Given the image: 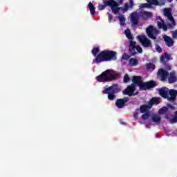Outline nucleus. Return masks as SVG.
<instances>
[{
    "label": "nucleus",
    "mask_w": 177,
    "mask_h": 177,
    "mask_svg": "<svg viewBox=\"0 0 177 177\" xmlns=\"http://www.w3.org/2000/svg\"><path fill=\"white\" fill-rule=\"evenodd\" d=\"M163 39L167 46L171 47L174 46V40L172 39V38L169 37V36L165 35L163 37Z\"/></svg>",
    "instance_id": "dca6fc26"
},
{
    "label": "nucleus",
    "mask_w": 177,
    "mask_h": 177,
    "mask_svg": "<svg viewBox=\"0 0 177 177\" xmlns=\"http://www.w3.org/2000/svg\"><path fill=\"white\" fill-rule=\"evenodd\" d=\"M124 34L129 39H130V47L129 50L132 55H136V53H142V47L140 46H135L136 42L132 41V35L131 34V30L129 29H127L124 30Z\"/></svg>",
    "instance_id": "423d86ee"
},
{
    "label": "nucleus",
    "mask_w": 177,
    "mask_h": 177,
    "mask_svg": "<svg viewBox=\"0 0 177 177\" xmlns=\"http://www.w3.org/2000/svg\"><path fill=\"white\" fill-rule=\"evenodd\" d=\"M177 78L176 75L175 73H171L169 77V82L170 84H174V82H176Z\"/></svg>",
    "instance_id": "412c9836"
},
{
    "label": "nucleus",
    "mask_w": 177,
    "mask_h": 177,
    "mask_svg": "<svg viewBox=\"0 0 177 177\" xmlns=\"http://www.w3.org/2000/svg\"><path fill=\"white\" fill-rule=\"evenodd\" d=\"M147 68L148 71H154L156 66L151 63L147 64Z\"/></svg>",
    "instance_id": "393cba45"
},
{
    "label": "nucleus",
    "mask_w": 177,
    "mask_h": 177,
    "mask_svg": "<svg viewBox=\"0 0 177 177\" xmlns=\"http://www.w3.org/2000/svg\"><path fill=\"white\" fill-rule=\"evenodd\" d=\"M167 111H168V108L166 106H164L162 109H159L158 113L162 115V114H165Z\"/></svg>",
    "instance_id": "bb28decb"
},
{
    "label": "nucleus",
    "mask_w": 177,
    "mask_h": 177,
    "mask_svg": "<svg viewBox=\"0 0 177 177\" xmlns=\"http://www.w3.org/2000/svg\"><path fill=\"white\" fill-rule=\"evenodd\" d=\"M160 61L162 63V62H164V57H161Z\"/></svg>",
    "instance_id": "c9c22d12"
},
{
    "label": "nucleus",
    "mask_w": 177,
    "mask_h": 177,
    "mask_svg": "<svg viewBox=\"0 0 177 177\" xmlns=\"http://www.w3.org/2000/svg\"><path fill=\"white\" fill-rule=\"evenodd\" d=\"M161 102V100L158 97H153L152 98L148 105H142L140 106V113H143L146 111H147V110L150 109L151 107H153V104H160V102Z\"/></svg>",
    "instance_id": "6e6552de"
},
{
    "label": "nucleus",
    "mask_w": 177,
    "mask_h": 177,
    "mask_svg": "<svg viewBox=\"0 0 177 177\" xmlns=\"http://www.w3.org/2000/svg\"><path fill=\"white\" fill-rule=\"evenodd\" d=\"M146 32L149 38L151 39H156V35L158 34V31L152 26H149L146 29Z\"/></svg>",
    "instance_id": "f8f14e48"
},
{
    "label": "nucleus",
    "mask_w": 177,
    "mask_h": 177,
    "mask_svg": "<svg viewBox=\"0 0 177 177\" xmlns=\"http://www.w3.org/2000/svg\"><path fill=\"white\" fill-rule=\"evenodd\" d=\"M173 38H177V30L172 32Z\"/></svg>",
    "instance_id": "473e14b6"
},
{
    "label": "nucleus",
    "mask_w": 177,
    "mask_h": 177,
    "mask_svg": "<svg viewBox=\"0 0 177 177\" xmlns=\"http://www.w3.org/2000/svg\"><path fill=\"white\" fill-rule=\"evenodd\" d=\"M169 109H171V110H175V106H171V105H168Z\"/></svg>",
    "instance_id": "f704fd0d"
},
{
    "label": "nucleus",
    "mask_w": 177,
    "mask_h": 177,
    "mask_svg": "<svg viewBox=\"0 0 177 177\" xmlns=\"http://www.w3.org/2000/svg\"><path fill=\"white\" fill-rule=\"evenodd\" d=\"M103 93L108 95L109 100H114L115 99V94L121 92V88L117 84H113L108 88H104L102 91Z\"/></svg>",
    "instance_id": "0eeeda50"
},
{
    "label": "nucleus",
    "mask_w": 177,
    "mask_h": 177,
    "mask_svg": "<svg viewBox=\"0 0 177 177\" xmlns=\"http://www.w3.org/2000/svg\"><path fill=\"white\" fill-rule=\"evenodd\" d=\"M133 84L128 86L125 90L122 91L123 95H127L128 96H132L136 95L135 91H136V86H140V91H146L150 88H153L156 83L154 82L150 81L147 82H142V78L139 76H133L132 79Z\"/></svg>",
    "instance_id": "f257e3e1"
},
{
    "label": "nucleus",
    "mask_w": 177,
    "mask_h": 177,
    "mask_svg": "<svg viewBox=\"0 0 177 177\" xmlns=\"http://www.w3.org/2000/svg\"><path fill=\"white\" fill-rule=\"evenodd\" d=\"M139 19V15L136 12H133L130 15V21L132 24H138V20Z\"/></svg>",
    "instance_id": "2eb2a0df"
},
{
    "label": "nucleus",
    "mask_w": 177,
    "mask_h": 177,
    "mask_svg": "<svg viewBox=\"0 0 177 177\" xmlns=\"http://www.w3.org/2000/svg\"><path fill=\"white\" fill-rule=\"evenodd\" d=\"M108 15V21L109 23H111L113 21V15L110 13H107Z\"/></svg>",
    "instance_id": "c85d7f7f"
},
{
    "label": "nucleus",
    "mask_w": 177,
    "mask_h": 177,
    "mask_svg": "<svg viewBox=\"0 0 177 177\" xmlns=\"http://www.w3.org/2000/svg\"><path fill=\"white\" fill-rule=\"evenodd\" d=\"M118 77V73L113 70H106L96 77L98 82H104V81H113Z\"/></svg>",
    "instance_id": "39448f33"
},
{
    "label": "nucleus",
    "mask_w": 177,
    "mask_h": 177,
    "mask_svg": "<svg viewBox=\"0 0 177 177\" xmlns=\"http://www.w3.org/2000/svg\"><path fill=\"white\" fill-rule=\"evenodd\" d=\"M127 99H118L115 101V106L118 109H122L124 106H125V103H127Z\"/></svg>",
    "instance_id": "4468645a"
},
{
    "label": "nucleus",
    "mask_w": 177,
    "mask_h": 177,
    "mask_svg": "<svg viewBox=\"0 0 177 177\" xmlns=\"http://www.w3.org/2000/svg\"><path fill=\"white\" fill-rule=\"evenodd\" d=\"M135 118H136L138 117V115L137 114H135L134 115Z\"/></svg>",
    "instance_id": "4c0bfd02"
},
{
    "label": "nucleus",
    "mask_w": 177,
    "mask_h": 177,
    "mask_svg": "<svg viewBox=\"0 0 177 177\" xmlns=\"http://www.w3.org/2000/svg\"><path fill=\"white\" fill-rule=\"evenodd\" d=\"M169 2H172V0H168Z\"/></svg>",
    "instance_id": "ea45409f"
},
{
    "label": "nucleus",
    "mask_w": 177,
    "mask_h": 177,
    "mask_svg": "<svg viewBox=\"0 0 177 177\" xmlns=\"http://www.w3.org/2000/svg\"><path fill=\"white\" fill-rule=\"evenodd\" d=\"M106 6H110L114 15H117L118 13H125L129 8L133 6V1L131 0L129 5L127 3L124 8H121L118 6V3L114 0H103L102 3L98 5V9L99 10H104Z\"/></svg>",
    "instance_id": "f03ea898"
},
{
    "label": "nucleus",
    "mask_w": 177,
    "mask_h": 177,
    "mask_svg": "<svg viewBox=\"0 0 177 177\" xmlns=\"http://www.w3.org/2000/svg\"><path fill=\"white\" fill-rule=\"evenodd\" d=\"M117 59V52L105 50L101 52L93 59V63H101V62H111Z\"/></svg>",
    "instance_id": "7ed1b4c3"
},
{
    "label": "nucleus",
    "mask_w": 177,
    "mask_h": 177,
    "mask_svg": "<svg viewBox=\"0 0 177 177\" xmlns=\"http://www.w3.org/2000/svg\"><path fill=\"white\" fill-rule=\"evenodd\" d=\"M167 77H168V72H167L166 70L161 68L158 71V78H159L160 81H165Z\"/></svg>",
    "instance_id": "ddd939ff"
},
{
    "label": "nucleus",
    "mask_w": 177,
    "mask_h": 177,
    "mask_svg": "<svg viewBox=\"0 0 177 177\" xmlns=\"http://www.w3.org/2000/svg\"><path fill=\"white\" fill-rule=\"evenodd\" d=\"M144 113L142 115V120H151V113L149 111V109L147 110V111L144 112Z\"/></svg>",
    "instance_id": "6ab92c4d"
},
{
    "label": "nucleus",
    "mask_w": 177,
    "mask_h": 177,
    "mask_svg": "<svg viewBox=\"0 0 177 177\" xmlns=\"http://www.w3.org/2000/svg\"><path fill=\"white\" fill-rule=\"evenodd\" d=\"M97 53H99V48L97 47L93 48L92 50V54L93 55V56H96Z\"/></svg>",
    "instance_id": "cd10ccee"
},
{
    "label": "nucleus",
    "mask_w": 177,
    "mask_h": 177,
    "mask_svg": "<svg viewBox=\"0 0 177 177\" xmlns=\"http://www.w3.org/2000/svg\"><path fill=\"white\" fill-rule=\"evenodd\" d=\"M139 62L138 61V59H136V58H131L129 59V64L130 66H138Z\"/></svg>",
    "instance_id": "b1692460"
},
{
    "label": "nucleus",
    "mask_w": 177,
    "mask_h": 177,
    "mask_svg": "<svg viewBox=\"0 0 177 177\" xmlns=\"http://www.w3.org/2000/svg\"><path fill=\"white\" fill-rule=\"evenodd\" d=\"M141 16L144 19H149V17H151V12H146V11H142L141 12Z\"/></svg>",
    "instance_id": "5701e85b"
},
{
    "label": "nucleus",
    "mask_w": 177,
    "mask_h": 177,
    "mask_svg": "<svg viewBox=\"0 0 177 177\" xmlns=\"http://www.w3.org/2000/svg\"><path fill=\"white\" fill-rule=\"evenodd\" d=\"M118 2L119 3H122V2H124V0H118Z\"/></svg>",
    "instance_id": "e433bc0d"
},
{
    "label": "nucleus",
    "mask_w": 177,
    "mask_h": 177,
    "mask_svg": "<svg viewBox=\"0 0 177 177\" xmlns=\"http://www.w3.org/2000/svg\"><path fill=\"white\" fill-rule=\"evenodd\" d=\"M118 19L119 21L120 25L121 26V27H124V26H125V23L127 21V18H125V16L122 15H120L118 17Z\"/></svg>",
    "instance_id": "f3484780"
},
{
    "label": "nucleus",
    "mask_w": 177,
    "mask_h": 177,
    "mask_svg": "<svg viewBox=\"0 0 177 177\" xmlns=\"http://www.w3.org/2000/svg\"><path fill=\"white\" fill-rule=\"evenodd\" d=\"M124 82H129V76H128V74H126L124 77Z\"/></svg>",
    "instance_id": "7c9ffc66"
},
{
    "label": "nucleus",
    "mask_w": 177,
    "mask_h": 177,
    "mask_svg": "<svg viewBox=\"0 0 177 177\" xmlns=\"http://www.w3.org/2000/svg\"><path fill=\"white\" fill-rule=\"evenodd\" d=\"M156 52H158V53H161L162 52L161 47H160V46H158V45L156 46Z\"/></svg>",
    "instance_id": "c756f323"
},
{
    "label": "nucleus",
    "mask_w": 177,
    "mask_h": 177,
    "mask_svg": "<svg viewBox=\"0 0 177 177\" xmlns=\"http://www.w3.org/2000/svg\"><path fill=\"white\" fill-rule=\"evenodd\" d=\"M129 55L124 53L122 57V59H124V60H127V59H129Z\"/></svg>",
    "instance_id": "2f4dec72"
},
{
    "label": "nucleus",
    "mask_w": 177,
    "mask_h": 177,
    "mask_svg": "<svg viewBox=\"0 0 177 177\" xmlns=\"http://www.w3.org/2000/svg\"><path fill=\"white\" fill-rule=\"evenodd\" d=\"M137 39L145 46V48H149L151 46V42L145 35H140L137 37Z\"/></svg>",
    "instance_id": "9b49d317"
},
{
    "label": "nucleus",
    "mask_w": 177,
    "mask_h": 177,
    "mask_svg": "<svg viewBox=\"0 0 177 177\" xmlns=\"http://www.w3.org/2000/svg\"><path fill=\"white\" fill-rule=\"evenodd\" d=\"M164 15L167 17L168 19V28H171L172 27H175L176 24L175 21L174 20V17H172V15L171 14V8H165L164 10Z\"/></svg>",
    "instance_id": "9d476101"
},
{
    "label": "nucleus",
    "mask_w": 177,
    "mask_h": 177,
    "mask_svg": "<svg viewBox=\"0 0 177 177\" xmlns=\"http://www.w3.org/2000/svg\"><path fill=\"white\" fill-rule=\"evenodd\" d=\"M165 59H167V60H169V55L167 53H165Z\"/></svg>",
    "instance_id": "72a5a7b5"
},
{
    "label": "nucleus",
    "mask_w": 177,
    "mask_h": 177,
    "mask_svg": "<svg viewBox=\"0 0 177 177\" xmlns=\"http://www.w3.org/2000/svg\"><path fill=\"white\" fill-rule=\"evenodd\" d=\"M151 120L153 122H156V124H159L160 121H161V117L157 114H152L151 116Z\"/></svg>",
    "instance_id": "a211bd4d"
},
{
    "label": "nucleus",
    "mask_w": 177,
    "mask_h": 177,
    "mask_svg": "<svg viewBox=\"0 0 177 177\" xmlns=\"http://www.w3.org/2000/svg\"><path fill=\"white\" fill-rule=\"evenodd\" d=\"M167 119L169 120L171 124H175V122H177V111L176 112L175 116L174 118H167Z\"/></svg>",
    "instance_id": "a878e982"
},
{
    "label": "nucleus",
    "mask_w": 177,
    "mask_h": 177,
    "mask_svg": "<svg viewBox=\"0 0 177 177\" xmlns=\"http://www.w3.org/2000/svg\"><path fill=\"white\" fill-rule=\"evenodd\" d=\"M88 8L90 10V13H91V16H95V6H93V3H92V2L88 3Z\"/></svg>",
    "instance_id": "aec40b11"
},
{
    "label": "nucleus",
    "mask_w": 177,
    "mask_h": 177,
    "mask_svg": "<svg viewBox=\"0 0 177 177\" xmlns=\"http://www.w3.org/2000/svg\"><path fill=\"white\" fill-rule=\"evenodd\" d=\"M168 70H171V66H168Z\"/></svg>",
    "instance_id": "58836bf2"
},
{
    "label": "nucleus",
    "mask_w": 177,
    "mask_h": 177,
    "mask_svg": "<svg viewBox=\"0 0 177 177\" xmlns=\"http://www.w3.org/2000/svg\"><path fill=\"white\" fill-rule=\"evenodd\" d=\"M148 3L140 4V8H151V5L162 6L165 5V0H162L160 2H158L157 0H147Z\"/></svg>",
    "instance_id": "1a4fd4ad"
},
{
    "label": "nucleus",
    "mask_w": 177,
    "mask_h": 177,
    "mask_svg": "<svg viewBox=\"0 0 177 177\" xmlns=\"http://www.w3.org/2000/svg\"><path fill=\"white\" fill-rule=\"evenodd\" d=\"M158 27L159 28H162L163 31H167V25H165V23H164L162 19H160V21L158 22Z\"/></svg>",
    "instance_id": "4be33fe9"
},
{
    "label": "nucleus",
    "mask_w": 177,
    "mask_h": 177,
    "mask_svg": "<svg viewBox=\"0 0 177 177\" xmlns=\"http://www.w3.org/2000/svg\"><path fill=\"white\" fill-rule=\"evenodd\" d=\"M159 95L169 100V102H174V99H176L177 91L174 89L169 90L167 87H162L158 89Z\"/></svg>",
    "instance_id": "20e7f679"
}]
</instances>
